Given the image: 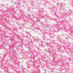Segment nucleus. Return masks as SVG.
I'll use <instances>...</instances> for the list:
<instances>
[{
	"mask_svg": "<svg viewBox=\"0 0 73 73\" xmlns=\"http://www.w3.org/2000/svg\"><path fill=\"white\" fill-rule=\"evenodd\" d=\"M60 5H61L62 6V3H60Z\"/></svg>",
	"mask_w": 73,
	"mask_h": 73,
	"instance_id": "obj_1",
	"label": "nucleus"
},
{
	"mask_svg": "<svg viewBox=\"0 0 73 73\" xmlns=\"http://www.w3.org/2000/svg\"><path fill=\"white\" fill-rule=\"evenodd\" d=\"M57 7H58V5H57Z\"/></svg>",
	"mask_w": 73,
	"mask_h": 73,
	"instance_id": "obj_2",
	"label": "nucleus"
},
{
	"mask_svg": "<svg viewBox=\"0 0 73 73\" xmlns=\"http://www.w3.org/2000/svg\"><path fill=\"white\" fill-rule=\"evenodd\" d=\"M66 38H67V37H66Z\"/></svg>",
	"mask_w": 73,
	"mask_h": 73,
	"instance_id": "obj_3",
	"label": "nucleus"
},
{
	"mask_svg": "<svg viewBox=\"0 0 73 73\" xmlns=\"http://www.w3.org/2000/svg\"><path fill=\"white\" fill-rule=\"evenodd\" d=\"M11 40L12 41V40Z\"/></svg>",
	"mask_w": 73,
	"mask_h": 73,
	"instance_id": "obj_4",
	"label": "nucleus"
}]
</instances>
